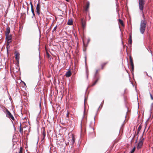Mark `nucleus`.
Listing matches in <instances>:
<instances>
[{"label":"nucleus","mask_w":153,"mask_h":153,"mask_svg":"<svg viewBox=\"0 0 153 153\" xmlns=\"http://www.w3.org/2000/svg\"><path fill=\"white\" fill-rule=\"evenodd\" d=\"M86 73L87 79L88 78V72L87 69L86 68Z\"/></svg>","instance_id":"23"},{"label":"nucleus","mask_w":153,"mask_h":153,"mask_svg":"<svg viewBox=\"0 0 153 153\" xmlns=\"http://www.w3.org/2000/svg\"><path fill=\"white\" fill-rule=\"evenodd\" d=\"M141 128H142V126H141V125H140L138 128L137 132V134L138 135L140 131V130L141 129ZM138 137V136H137V138Z\"/></svg>","instance_id":"13"},{"label":"nucleus","mask_w":153,"mask_h":153,"mask_svg":"<svg viewBox=\"0 0 153 153\" xmlns=\"http://www.w3.org/2000/svg\"><path fill=\"white\" fill-rule=\"evenodd\" d=\"M129 40L128 41V42L130 45H129V46L130 47H131V45L132 43V39H129Z\"/></svg>","instance_id":"17"},{"label":"nucleus","mask_w":153,"mask_h":153,"mask_svg":"<svg viewBox=\"0 0 153 153\" xmlns=\"http://www.w3.org/2000/svg\"><path fill=\"white\" fill-rule=\"evenodd\" d=\"M108 63V62H104V63H102V64L101 65V69H103V67L105 65Z\"/></svg>","instance_id":"19"},{"label":"nucleus","mask_w":153,"mask_h":153,"mask_svg":"<svg viewBox=\"0 0 153 153\" xmlns=\"http://www.w3.org/2000/svg\"><path fill=\"white\" fill-rule=\"evenodd\" d=\"M146 73V75H147V73Z\"/></svg>","instance_id":"56"},{"label":"nucleus","mask_w":153,"mask_h":153,"mask_svg":"<svg viewBox=\"0 0 153 153\" xmlns=\"http://www.w3.org/2000/svg\"><path fill=\"white\" fill-rule=\"evenodd\" d=\"M85 65H86V56L85 57Z\"/></svg>","instance_id":"37"},{"label":"nucleus","mask_w":153,"mask_h":153,"mask_svg":"<svg viewBox=\"0 0 153 153\" xmlns=\"http://www.w3.org/2000/svg\"><path fill=\"white\" fill-rule=\"evenodd\" d=\"M31 10L32 13L33 14V16H35V13L34 12V10L33 9H32Z\"/></svg>","instance_id":"30"},{"label":"nucleus","mask_w":153,"mask_h":153,"mask_svg":"<svg viewBox=\"0 0 153 153\" xmlns=\"http://www.w3.org/2000/svg\"><path fill=\"white\" fill-rule=\"evenodd\" d=\"M150 95L151 99L152 100H153V97L152 96V95L150 93Z\"/></svg>","instance_id":"35"},{"label":"nucleus","mask_w":153,"mask_h":153,"mask_svg":"<svg viewBox=\"0 0 153 153\" xmlns=\"http://www.w3.org/2000/svg\"><path fill=\"white\" fill-rule=\"evenodd\" d=\"M98 71V70H97L96 71L95 74L94 75V78H95L96 77V75H97V73Z\"/></svg>","instance_id":"32"},{"label":"nucleus","mask_w":153,"mask_h":153,"mask_svg":"<svg viewBox=\"0 0 153 153\" xmlns=\"http://www.w3.org/2000/svg\"><path fill=\"white\" fill-rule=\"evenodd\" d=\"M25 118H26V117H25L24 118V119H25Z\"/></svg>","instance_id":"53"},{"label":"nucleus","mask_w":153,"mask_h":153,"mask_svg":"<svg viewBox=\"0 0 153 153\" xmlns=\"http://www.w3.org/2000/svg\"><path fill=\"white\" fill-rule=\"evenodd\" d=\"M69 147H70V148H71V150H73V147H74V146H73V145H70V146H69Z\"/></svg>","instance_id":"28"},{"label":"nucleus","mask_w":153,"mask_h":153,"mask_svg":"<svg viewBox=\"0 0 153 153\" xmlns=\"http://www.w3.org/2000/svg\"><path fill=\"white\" fill-rule=\"evenodd\" d=\"M19 59H18H18H16V60H17V63H16V64H19Z\"/></svg>","instance_id":"39"},{"label":"nucleus","mask_w":153,"mask_h":153,"mask_svg":"<svg viewBox=\"0 0 153 153\" xmlns=\"http://www.w3.org/2000/svg\"><path fill=\"white\" fill-rule=\"evenodd\" d=\"M100 106H99V108H98V109H99V108H100Z\"/></svg>","instance_id":"52"},{"label":"nucleus","mask_w":153,"mask_h":153,"mask_svg":"<svg viewBox=\"0 0 153 153\" xmlns=\"http://www.w3.org/2000/svg\"><path fill=\"white\" fill-rule=\"evenodd\" d=\"M100 106H99V108H98V109H99V108H100Z\"/></svg>","instance_id":"50"},{"label":"nucleus","mask_w":153,"mask_h":153,"mask_svg":"<svg viewBox=\"0 0 153 153\" xmlns=\"http://www.w3.org/2000/svg\"><path fill=\"white\" fill-rule=\"evenodd\" d=\"M73 22L72 20H69L67 22V24L68 25H71L72 24Z\"/></svg>","instance_id":"16"},{"label":"nucleus","mask_w":153,"mask_h":153,"mask_svg":"<svg viewBox=\"0 0 153 153\" xmlns=\"http://www.w3.org/2000/svg\"><path fill=\"white\" fill-rule=\"evenodd\" d=\"M26 3H27V4H28V3H27V2H26Z\"/></svg>","instance_id":"54"},{"label":"nucleus","mask_w":153,"mask_h":153,"mask_svg":"<svg viewBox=\"0 0 153 153\" xmlns=\"http://www.w3.org/2000/svg\"><path fill=\"white\" fill-rule=\"evenodd\" d=\"M19 55L20 54L19 53L17 52L15 54V58L16 59H19Z\"/></svg>","instance_id":"14"},{"label":"nucleus","mask_w":153,"mask_h":153,"mask_svg":"<svg viewBox=\"0 0 153 153\" xmlns=\"http://www.w3.org/2000/svg\"><path fill=\"white\" fill-rule=\"evenodd\" d=\"M146 0H138L139 3V9L140 10H143V7Z\"/></svg>","instance_id":"4"},{"label":"nucleus","mask_w":153,"mask_h":153,"mask_svg":"<svg viewBox=\"0 0 153 153\" xmlns=\"http://www.w3.org/2000/svg\"><path fill=\"white\" fill-rule=\"evenodd\" d=\"M121 41H122V42H123V39H121Z\"/></svg>","instance_id":"48"},{"label":"nucleus","mask_w":153,"mask_h":153,"mask_svg":"<svg viewBox=\"0 0 153 153\" xmlns=\"http://www.w3.org/2000/svg\"><path fill=\"white\" fill-rule=\"evenodd\" d=\"M10 46L9 45V44L7 43L6 45V49H8V48H10Z\"/></svg>","instance_id":"29"},{"label":"nucleus","mask_w":153,"mask_h":153,"mask_svg":"<svg viewBox=\"0 0 153 153\" xmlns=\"http://www.w3.org/2000/svg\"><path fill=\"white\" fill-rule=\"evenodd\" d=\"M71 74V73L70 71H68L66 72L65 74V76L67 77H69Z\"/></svg>","instance_id":"12"},{"label":"nucleus","mask_w":153,"mask_h":153,"mask_svg":"<svg viewBox=\"0 0 153 153\" xmlns=\"http://www.w3.org/2000/svg\"><path fill=\"white\" fill-rule=\"evenodd\" d=\"M129 153H131V152H130Z\"/></svg>","instance_id":"58"},{"label":"nucleus","mask_w":153,"mask_h":153,"mask_svg":"<svg viewBox=\"0 0 153 153\" xmlns=\"http://www.w3.org/2000/svg\"><path fill=\"white\" fill-rule=\"evenodd\" d=\"M66 1H68V0H65Z\"/></svg>","instance_id":"47"},{"label":"nucleus","mask_w":153,"mask_h":153,"mask_svg":"<svg viewBox=\"0 0 153 153\" xmlns=\"http://www.w3.org/2000/svg\"><path fill=\"white\" fill-rule=\"evenodd\" d=\"M85 113V111L84 110V113Z\"/></svg>","instance_id":"49"},{"label":"nucleus","mask_w":153,"mask_h":153,"mask_svg":"<svg viewBox=\"0 0 153 153\" xmlns=\"http://www.w3.org/2000/svg\"><path fill=\"white\" fill-rule=\"evenodd\" d=\"M47 55L48 56V57L49 59H52V57L51 56L48 52L47 53Z\"/></svg>","instance_id":"18"},{"label":"nucleus","mask_w":153,"mask_h":153,"mask_svg":"<svg viewBox=\"0 0 153 153\" xmlns=\"http://www.w3.org/2000/svg\"><path fill=\"white\" fill-rule=\"evenodd\" d=\"M12 39H5L6 41H7V43L9 44L12 41Z\"/></svg>","instance_id":"21"},{"label":"nucleus","mask_w":153,"mask_h":153,"mask_svg":"<svg viewBox=\"0 0 153 153\" xmlns=\"http://www.w3.org/2000/svg\"><path fill=\"white\" fill-rule=\"evenodd\" d=\"M91 123L89 125V136L90 138H93L95 136V134L94 133V128L92 126H91Z\"/></svg>","instance_id":"2"},{"label":"nucleus","mask_w":153,"mask_h":153,"mask_svg":"<svg viewBox=\"0 0 153 153\" xmlns=\"http://www.w3.org/2000/svg\"><path fill=\"white\" fill-rule=\"evenodd\" d=\"M86 100V99H85V100H84V104H85V100Z\"/></svg>","instance_id":"45"},{"label":"nucleus","mask_w":153,"mask_h":153,"mask_svg":"<svg viewBox=\"0 0 153 153\" xmlns=\"http://www.w3.org/2000/svg\"><path fill=\"white\" fill-rule=\"evenodd\" d=\"M82 39V41L83 42V45L84 46H85L86 44L87 45L89 43V42L90 41L89 39H88L87 41H86V39Z\"/></svg>","instance_id":"9"},{"label":"nucleus","mask_w":153,"mask_h":153,"mask_svg":"<svg viewBox=\"0 0 153 153\" xmlns=\"http://www.w3.org/2000/svg\"><path fill=\"white\" fill-rule=\"evenodd\" d=\"M38 30H39V36H40V30H39V29Z\"/></svg>","instance_id":"43"},{"label":"nucleus","mask_w":153,"mask_h":153,"mask_svg":"<svg viewBox=\"0 0 153 153\" xmlns=\"http://www.w3.org/2000/svg\"><path fill=\"white\" fill-rule=\"evenodd\" d=\"M137 141H136V142H135V143H136L137 142Z\"/></svg>","instance_id":"57"},{"label":"nucleus","mask_w":153,"mask_h":153,"mask_svg":"<svg viewBox=\"0 0 153 153\" xmlns=\"http://www.w3.org/2000/svg\"><path fill=\"white\" fill-rule=\"evenodd\" d=\"M129 59L130 60V62L131 64V71L132 72H133L134 69V64H133V60L131 58V56H130Z\"/></svg>","instance_id":"8"},{"label":"nucleus","mask_w":153,"mask_h":153,"mask_svg":"<svg viewBox=\"0 0 153 153\" xmlns=\"http://www.w3.org/2000/svg\"><path fill=\"white\" fill-rule=\"evenodd\" d=\"M153 106V102L152 103L151 105V108H150V116H151V114L152 113V107Z\"/></svg>","instance_id":"20"},{"label":"nucleus","mask_w":153,"mask_h":153,"mask_svg":"<svg viewBox=\"0 0 153 153\" xmlns=\"http://www.w3.org/2000/svg\"><path fill=\"white\" fill-rule=\"evenodd\" d=\"M39 107L41 108V103L40 102L39 104Z\"/></svg>","instance_id":"41"},{"label":"nucleus","mask_w":153,"mask_h":153,"mask_svg":"<svg viewBox=\"0 0 153 153\" xmlns=\"http://www.w3.org/2000/svg\"><path fill=\"white\" fill-rule=\"evenodd\" d=\"M69 112L68 111H67V113L66 114V117H67L68 118V115H69Z\"/></svg>","instance_id":"31"},{"label":"nucleus","mask_w":153,"mask_h":153,"mask_svg":"<svg viewBox=\"0 0 153 153\" xmlns=\"http://www.w3.org/2000/svg\"><path fill=\"white\" fill-rule=\"evenodd\" d=\"M19 131L21 133L23 132V129L21 128V124H20V126Z\"/></svg>","instance_id":"24"},{"label":"nucleus","mask_w":153,"mask_h":153,"mask_svg":"<svg viewBox=\"0 0 153 153\" xmlns=\"http://www.w3.org/2000/svg\"><path fill=\"white\" fill-rule=\"evenodd\" d=\"M141 11H142V16L143 19L140 22V33L141 34H143L144 33L146 29L147 22L145 20V18L143 10Z\"/></svg>","instance_id":"1"},{"label":"nucleus","mask_w":153,"mask_h":153,"mask_svg":"<svg viewBox=\"0 0 153 153\" xmlns=\"http://www.w3.org/2000/svg\"><path fill=\"white\" fill-rule=\"evenodd\" d=\"M7 54H8V49H7Z\"/></svg>","instance_id":"42"},{"label":"nucleus","mask_w":153,"mask_h":153,"mask_svg":"<svg viewBox=\"0 0 153 153\" xmlns=\"http://www.w3.org/2000/svg\"><path fill=\"white\" fill-rule=\"evenodd\" d=\"M75 140L74 137H72V138L71 140H70V141H69L70 143V145H73L74 143L75 142Z\"/></svg>","instance_id":"11"},{"label":"nucleus","mask_w":153,"mask_h":153,"mask_svg":"<svg viewBox=\"0 0 153 153\" xmlns=\"http://www.w3.org/2000/svg\"><path fill=\"white\" fill-rule=\"evenodd\" d=\"M10 32V28L9 27H7L6 28V38H12V37L11 36H10L9 38L8 37Z\"/></svg>","instance_id":"6"},{"label":"nucleus","mask_w":153,"mask_h":153,"mask_svg":"<svg viewBox=\"0 0 153 153\" xmlns=\"http://www.w3.org/2000/svg\"><path fill=\"white\" fill-rule=\"evenodd\" d=\"M149 118H148V120H149Z\"/></svg>","instance_id":"55"},{"label":"nucleus","mask_w":153,"mask_h":153,"mask_svg":"<svg viewBox=\"0 0 153 153\" xmlns=\"http://www.w3.org/2000/svg\"><path fill=\"white\" fill-rule=\"evenodd\" d=\"M22 82L26 86V84L25 82L23 81H22Z\"/></svg>","instance_id":"44"},{"label":"nucleus","mask_w":153,"mask_h":153,"mask_svg":"<svg viewBox=\"0 0 153 153\" xmlns=\"http://www.w3.org/2000/svg\"><path fill=\"white\" fill-rule=\"evenodd\" d=\"M30 4L31 5V10H32V9H33V5H32L31 2L30 3Z\"/></svg>","instance_id":"34"},{"label":"nucleus","mask_w":153,"mask_h":153,"mask_svg":"<svg viewBox=\"0 0 153 153\" xmlns=\"http://www.w3.org/2000/svg\"><path fill=\"white\" fill-rule=\"evenodd\" d=\"M6 117L8 118L11 119L13 120L14 121L15 120L14 118L10 111L7 109L6 110Z\"/></svg>","instance_id":"5"},{"label":"nucleus","mask_w":153,"mask_h":153,"mask_svg":"<svg viewBox=\"0 0 153 153\" xmlns=\"http://www.w3.org/2000/svg\"><path fill=\"white\" fill-rule=\"evenodd\" d=\"M100 106H99V108H98V109H99V108H100Z\"/></svg>","instance_id":"51"},{"label":"nucleus","mask_w":153,"mask_h":153,"mask_svg":"<svg viewBox=\"0 0 153 153\" xmlns=\"http://www.w3.org/2000/svg\"><path fill=\"white\" fill-rule=\"evenodd\" d=\"M56 26L53 29V32L54 31H56Z\"/></svg>","instance_id":"38"},{"label":"nucleus","mask_w":153,"mask_h":153,"mask_svg":"<svg viewBox=\"0 0 153 153\" xmlns=\"http://www.w3.org/2000/svg\"><path fill=\"white\" fill-rule=\"evenodd\" d=\"M96 117V115H95L94 117V124H93V126H94V124H95V117Z\"/></svg>","instance_id":"36"},{"label":"nucleus","mask_w":153,"mask_h":153,"mask_svg":"<svg viewBox=\"0 0 153 153\" xmlns=\"http://www.w3.org/2000/svg\"><path fill=\"white\" fill-rule=\"evenodd\" d=\"M22 153V148L20 147V151L19 153Z\"/></svg>","instance_id":"33"},{"label":"nucleus","mask_w":153,"mask_h":153,"mask_svg":"<svg viewBox=\"0 0 153 153\" xmlns=\"http://www.w3.org/2000/svg\"><path fill=\"white\" fill-rule=\"evenodd\" d=\"M119 23H120L122 26L123 25V21L119 19Z\"/></svg>","instance_id":"26"},{"label":"nucleus","mask_w":153,"mask_h":153,"mask_svg":"<svg viewBox=\"0 0 153 153\" xmlns=\"http://www.w3.org/2000/svg\"><path fill=\"white\" fill-rule=\"evenodd\" d=\"M82 25L83 27H85V23L83 21L82 19Z\"/></svg>","instance_id":"22"},{"label":"nucleus","mask_w":153,"mask_h":153,"mask_svg":"<svg viewBox=\"0 0 153 153\" xmlns=\"http://www.w3.org/2000/svg\"><path fill=\"white\" fill-rule=\"evenodd\" d=\"M28 10H29V7H27V14H28Z\"/></svg>","instance_id":"40"},{"label":"nucleus","mask_w":153,"mask_h":153,"mask_svg":"<svg viewBox=\"0 0 153 153\" xmlns=\"http://www.w3.org/2000/svg\"><path fill=\"white\" fill-rule=\"evenodd\" d=\"M135 146H134V147L132 149V150H131V151L130 152H131L132 153H133L135 150Z\"/></svg>","instance_id":"27"},{"label":"nucleus","mask_w":153,"mask_h":153,"mask_svg":"<svg viewBox=\"0 0 153 153\" xmlns=\"http://www.w3.org/2000/svg\"><path fill=\"white\" fill-rule=\"evenodd\" d=\"M98 79H97L94 82V83L92 84V86H93L94 85L96 84V83H97V81H98Z\"/></svg>","instance_id":"25"},{"label":"nucleus","mask_w":153,"mask_h":153,"mask_svg":"<svg viewBox=\"0 0 153 153\" xmlns=\"http://www.w3.org/2000/svg\"><path fill=\"white\" fill-rule=\"evenodd\" d=\"M41 133L43 135V139H44L46 136L45 131L44 127H42V128L41 129Z\"/></svg>","instance_id":"7"},{"label":"nucleus","mask_w":153,"mask_h":153,"mask_svg":"<svg viewBox=\"0 0 153 153\" xmlns=\"http://www.w3.org/2000/svg\"><path fill=\"white\" fill-rule=\"evenodd\" d=\"M89 2H87L86 6V7L85 10L86 11H88L89 6Z\"/></svg>","instance_id":"15"},{"label":"nucleus","mask_w":153,"mask_h":153,"mask_svg":"<svg viewBox=\"0 0 153 153\" xmlns=\"http://www.w3.org/2000/svg\"><path fill=\"white\" fill-rule=\"evenodd\" d=\"M131 38V36H130V38Z\"/></svg>","instance_id":"46"},{"label":"nucleus","mask_w":153,"mask_h":153,"mask_svg":"<svg viewBox=\"0 0 153 153\" xmlns=\"http://www.w3.org/2000/svg\"><path fill=\"white\" fill-rule=\"evenodd\" d=\"M146 127H146H145V128L144 129V132H143L141 137H140V139L139 140V142L138 144V145H137V149H140L141 147L142 146L143 144V143L144 140V138H143V134H144V132L145 131Z\"/></svg>","instance_id":"3"},{"label":"nucleus","mask_w":153,"mask_h":153,"mask_svg":"<svg viewBox=\"0 0 153 153\" xmlns=\"http://www.w3.org/2000/svg\"><path fill=\"white\" fill-rule=\"evenodd\" d=\"M40 4L39 3H38L36 6V12L37 14L38 15H39L40 14Z\"/></svg>","instance_id":"10"}]
</instances>
